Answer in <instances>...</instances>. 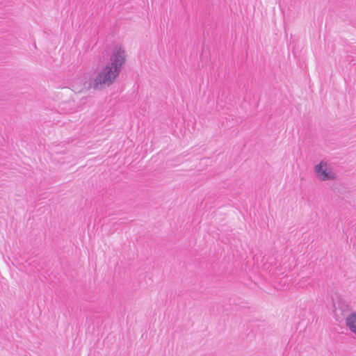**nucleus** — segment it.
Wrapping results in <instances>:
<instances>
[{
	"label": "nucleus",
	"mask_w": 356,
	"mask_h": 356,
	"mask_svg": "<svg viewBox=\"0 0 356 356\" xmlns=\"http://www.w3.org/2000/svg\"><path fill=\"white\" fill-rule=\"evenodd\" d=\"M334 307L336 312L340 310L341 312V314L349 312L350 311V307L349 304L346 300L342 299L338 300V302L334 305Z\"/></svg>",
	"instance_id": "4"
},
{
	"label": "nucleus",
	"mask_w": 356,
	"mask_h": 356,
	"mask_svg": "<svg viewBox=\"0 0 356 356\" xmlns=\"http://www.w3.org/2000/svg\"><path fill=\"white\" fill-rule=\"evenodd\" d=\"M125 60L124 49L120 46L115 47L109 61L97 73L86 72L73 80V90L76 92L87 91L91 88L102 90L110 86L118 77Z\"/></svg>",
	"instance_id": "1"
},
{
	"label": "nucleus",
	"mask_w": 356,
	"mask_h": 356,
	"mask_svg": "<svg viewBox=\"0 0 356 356\" xmlns=\"http://www.w3.org/2000/svg\"><path fill=\"white\" fill-rule=\"evenodd\" d=\"M314 171L318 179L322 181L333 180L336 178L335 174L328 167L327 163L321 161L314 168Z\"/></svg>",
	"instance_id": "2"
},
{
	"label": "nucleus",
	"mask_w": 356,
	"mask_h": 356,
	"mask_svg": "<svg viewBox=\"0 0 356 356\" xmlns=\"http://www.w3.org/2000/svg\"><path fill=\"white\" fill-rule=\"evenodd\" d=\"M311 283V279L309 276L302 277L298 282H296V285L298 288H305Z\"/></svg>",
	"instance_id": "5"
},
{
	"label": "nucleus",
	"mask_w": 356,
	"mask_h": 356,
	"mask_svg": "<svg viewBox=\"0 0 356 356\" xmlns=\"http://www.w3.org/2000/svg\"><path fill=\"white\" fill-rule=\"evenodd\" d=\"M345 323L348 330L356 336V312L348 314Z\"/></svg>",
	"instance_id": "3"
}]
</instances>
